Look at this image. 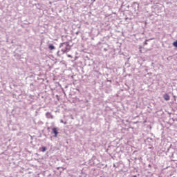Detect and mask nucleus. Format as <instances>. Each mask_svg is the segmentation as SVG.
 Instances as JSON below:
<instances>
[{
  "label": "nucleus",
  "mask_w": 177,
  "mask_h": 177,
  "mask_svg": "<svg viewBox=\"0 0 177 177\" xmlns=\"http://www.w3.org/2000/svg\"><path fill=\"white\" fill-rule=\"evenodd\" d=\"M163 97H164L165 100H167V101L169 100V99H170L169 95H168V94H165L163 95Z\"/></svg>",
  "instance_id": "2"
},
{
  "label": "nucleus",
  "mask_w": 177,
  "mask_h": 177,
  "mask_svg": "<svg viewBox=\"0 0 177 177\" xmlns=\"http://www.w3.org/2000/svg\"><path fill=\"white\" fill-rule=\"evenodd\" d=\"M68 57H70L71 59H73V56H71V55H67Z\"/></svg>",
  "instance_id": "6"
},
{
  "label": "nucleus",
  "mask_w": 177,
  "mask_h": 177,
  "mask_svg": "<svg viewBox=\"0 0 177 177\" xmlns=\"http://www.w3.org/2000/svg\"><path fill=\"white\" fill-rule=\"evenodd\" d=\"M41 151H42L43 153H45V151H46V148L45 147H42V148H41Z\"/></svg>",
  "instance_id": "4"
},
{
  "label": "nucleus",
  "mask_w": 177,
  "mask_h": 177,
  "mask_svg": "<svg viewBox=\"0 0 177 177\" xmlns=\"http://www.w3.org/2000/svg\"><path fill=\"white\" fill-rule=\"evenodd\" d=\"M144 45H147V40L144 42Z\"/></svg>",
  "instance_id": "7"
},
{
  "label": "nucleus",
  "mask_w": 177,
  "mask_h": 177,
  "mask_svg": "<svg viewBox=\"0 0 177 177\" xmlns=\"http://www.w3.org/2000/svg\"><path fill=\"white\" fill-rule=\"evenodd\" d=\"M53 133H54L55 138H57V135L59 134V132L57 131V128L54 127L52 129Z\"/></svg>",
  "instance_id": "1"
},
{
  "label": "nucleus",
  "mask_w": 177,
  "mask_h": 177,
  "mask_svg": "<svg viewBox=\"0 0 177 177\" xmlns=\"http://www.w3.org/2000/svg\"><path fill=\"white\" fill-rule=\"evenodd\" d=\"M140 53H142V50H140Z\"/></svg>",
  "instance_id": "8"
},
{
  "label": "nucleus",
  "mask_w": 177,
  "mask_h": 177,
  "mask_svg": "<svg viewBox=\"0 0 177 177\" xmlns=\"http://www.w3.org/2000/svg\"><path fill=\"white\" fill-rule=\"evenodd\" d=\"M48 49H50V50H53L55 49V46H53V44H50L48 46Z\"/></svg>",
  "instance_id": "3"
},
{
  "label": "nucleus",
  "mask_w": 177,
  "mask_h": 177,
  "mask_svg": "<svg viewBox=\"0 0 177 177\" xmlns=\"http://www.w3.org/2000/svg\"><path fill=\"white\" fill-rule=\"evenodd\" d=\"M173 46L175 47V48H177V40L176 41H174L173 42Z\"/></svg>",
  "instance_id": "5"
}]
</instances>
